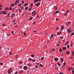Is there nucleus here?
Masks as SVG:
<instances>
[{"label":"nucleus","mask_w":74,"mask_h":74,"mask_svg":"<svg viewBox=\"0 0 74 74\" xmlns=\"http://www.w3.org/2000/svg\"><path fill=\"white\" fill-rule=\"evenodd\" d=\"M37 14V13L36 12L35 10L33 12H32V15H36V14Z\"/></svg>","instance_id":"f257e3e1"},{"label":"nucleus","mask_w":74,"mask_h":74,"mask_svg":"<svg viewBox=\"0 0 74 74\" xmlns=\"http://www.w3.org/2000/svg\"><path fill=\"white\" fill-rule=\"evenodd\" d=\"M1 12L3 14H5V15H6L7 14V12H5V11H2Z\"/></svg>","instance_id":"f03ea898"},{"label":"nucleus","mask_w":74,"mask_h":74,"mask_svg":"<svg viewBox=\"0 0 74 74\" xmlns=\"http://www.w3.org/2000/svg\"><path fill=\"white\" fill-rule=\"evenodd\" d=\"M24 70H26L27 69V66H24L23 68Z\"/></svg>","instance_id":"7ed1b4c3"},{"label":"nucleus","mask_w":74,"mask_h":74,"mask_svg":"<svg viewBox=\"0 0 74 74\" xmlns=\"http://www.w3.org/2000/svg\"><path fill=\"white\" fill-rule=\"evenodd\" d=\"M40 2H38V3H37L36 4V5L37 7H38V6H40Z\"/></svg>","instance_id":"20e7f679"},{"label":"nucleus","mask_w":74,"mask_h":74,"mask_svg":"<svg viewBox=\"0 0 74 74\" xmlns=\"http://www.w3.org/2000/svg\"><path fill=\"white\" fill-rule=\"evenodd\" d=\"M58 60L59 59H58V58H55L54 59V60L55 62H57V61H58Z\"/></svg>","instance_id":"39448f33"},{"label":"nucleus","mask_w":74,"mask_h":74,"mask_svg":"<svg viewBox=\"0 0 74 74\" xmlns=\"http://www.w3.org/2000/svg\"><path fill=\"white\" fill-rule=\"evenodd\" d=\"M12 72L11 71V69H9L8 71V74H11V73Z\"/></svg>","instance_id":"423d86ee"},{"label":"nucleus","mask_w":74,"mask_h":74,"mask_svg":"<svg viewBox=\"0 0 74 74\" xmlns=\"http://www.w3.org/2000/svg\"><path fill=\"white\" fill-rule=\"evenodd\" d=\"M73 67H71V68L69 67L68 68V70H69V71H70L71 70H73Z\"/></svg>","instance_id":"0eeeda50"},{"label":"nucleus","mask_w":74,"mask_h":74,"mask_svg":"<svg viewBox=\"0 0 74 74\" xmlns=\"http://www.w3.org/2000/svg\"><path fill=\"white\" fill-rule=\"evenodd\" d=\"M60 61L61 63H63V58H60Z\"/></svg>","instance_id":"6e6552de"},{"label":"nucleus","mask_w":74,"mask_h":74,"mask_svg":"<svg viewBox=\"0 0 74 74\" xmlns=\"http://www.w3.org/2000/svg\"><path fill=\"white\" fill-rule=\"evenodd\" d=\"M71 30V29H69V28H68L67 29V30H68V32H69V33H71V30Z\"/></svg>","instance_id":"1a4fd4ad"},{"label":"nucleus","mask_w":74,"mask_h":74,"mask_svg":"<svg viewBox=\"0 0 74 74\" xmlns=\"http://www.w3.org/2000/svg\"><path fill=\"white\" fill-rule=\"evenodd\" d=\"M15 16V14L14 13H12V16H11V18H13V16Z\"/></svg>","instance_id":"9d476101"},{"label":"nucleus","mask_w":74,"mask_h":74,"mask_svg":"<svg viewBox=\"0 0 74 74\" xmlns=\"http://www.w3.org/2000/svg\"><path fill=\"white\" fill-rule=\"evenodd\" d=\"M70 23V22H68L66 23V25L67 26H68V25H69Z\"/></svg>","instance_id":"9b49d317"},{"label":"nucleus","mask_w":74,"mask_h":74,"mask_svg":"<svg viewBox=\"0 0 74 74\" xmlns=\"http://www.w3.org/2000/svg\"><path fill=\"white\" fill-rule=\"evenodd\" d=\"M66 53L67 55H69V53H70V51H68L66 52Z\"/></svg>","instance_id":"f8f14e48"},{"label":"nucleus","mask_w":74,"mask_h":74,"mask_svg":"<svg viewBox=\"0 0 74 74\" xmlns=\"http://www.w3.org/2000/svg\"><path fill=\"white\" fill-rule=\"evenodd\" d=\"M38 1V0H34V3H36Z\"/></svg>","instance_id":"ddd939ff"},{"label":"nucleus","mask_w":74,"mask_h":74,"mask_svg":"<svg viewBox=\"0 0 74 74\" xmlns=\"http://www.w3.org/2000/svg\"><path fill=\"white\" fill-rule=\"evenodd\" d=\"M9 10V8L8 7H6L5 8V10L6 11H7V10Z\"/></svg>","instance_id":"4468645a"},{"label":"nucleus","mask_w":74,"mask_h":74,"mask_svg":"<svg viewBox=\"0 0 74 74\" xmlns=\"http://www.w3.org/2000/svg\"><path fill=\"white\" fill-rule=\"evenodd\" d=\"M33 17H30L29 18V21H31Z\"/></svg>","instance_id":"2eb2a0df"},{"label":"nucleus","mask_w":74,"mask_h":74,"mask_svg":"<svg viewBox=\"0 0 74 74\" xmlns=\"http://www.w3.org/2000/svg\"><path fill=\"white\" fill-rule=\"evenodd\" d=\"M58 13H59V11H57L56 12H54V14H58Z\"/></svg>","instance_id":"dca6fc26"},{"label":"nucleus","mask_w":74,"mask_h":74,"mask_svg":"<svg viewBox=\"0 0 74 74\" xmlns=\"http://www.w3.org/2000/svg\"><path fill=\"white\" fill-rule=\"evenodd\" d=\"M11 6H12V7H14V3L10 5Z\"/></svg>","instance_id":"f3484780"},{"label":"nucleus","mask_w":74,"mask_h":74,"mask_svg":"<svg viewBox=\"0 0 74 74\" xmlns=\"http://www.w3.org/2000/svg\"><path fill=\"white\" fill-rule=\"evenodd\" d=\"M28 9V7L27 6L25 8V10H27Z\"/></svg>","instance_id":"a211bd4d"},{"label":"nucleus","mask_w":74,"mask_h":74,"mask_svg":"<svg viewBox=\"0 0 74 74\" xmlns=\"http://www.w3.org/2000/svg\"><path fill=\"white\" fill-rule=\"evenodd\" d=\"M59 51L61 53H62V49H59Z\"/></svg>","instance_id":"6ab92c4d"},{"label":"nucleus","mask_w":74,"mask_h":74,"mask_svg":"<svg viewBox=\"0 0 74 74\" xmlns=\"http://www.w3.org/2000/svg\"><path fill=\"white\" fill-rule=\"evenodd\" d=\"M57 64H58V65L59 66V67H60V66H61V65H60V63H57Z\"/></svg>","instance_id":"aec40b11"},{"label":"nucleus","mask_w":74,"mask_h":74,"mask_svg":"<svg viewBox=\"0 0 74 74\" xmlns=\"http://www.w3.org/2000/svg\"><path fill=\"white\" fill-rule=\"evenodd\" d=\"M28 3H25L24 5V7H25V6H26V5H27V4Z\"/></svg>","instance_id":"412c9836"},{"label":"nucleus","mask_w":74,"mask_h":74,"mask_svg":"<svg viewBox=\"0 0 74 74\" xmlns=\"http://www.w3.org/2000/svg\"><path fill=\"white\" fill-rule=\"evenodd\" d=\"M66 49V47H63V50H64Z\"/></svg>","instance_id":"4be33fe9"},{"label":"nucleus","mask_w":74,"mask_h":74,"mask_svg":"<svg viewBox=\"0 0 74 74\" xmlns=\"http://www.w3.org/2000/svg\"><path fill=\"white\" fill-rule=\"evenodd\" d=\"M21 8L22 10H24V8H23V6H22V7Z\"/></svg>","instance_id":"5701e85b"},{"label":"nucleus","mask_w":74,"mask_h":74,"mask_svg":"<svg viewBox=\"0 0 74 74\" xmlns=\"http://www.w3.org/2000/svg\"><path fill=\"white\" fill-rule=\"evenodd\" d=\"M31 56L32 58H34V54H32Z\"/></svg>","instance_id":"b1692460"},{"label":"nucleus","mask_w":74,"mask_h":74,"mask_svg":"<svg viewBox=\"0 0 74 74\" xmlns=\"http://www.w3.org/2000/svg\"><path fill=\"white\" fill-rule=\"evenodd\" d=\"M26 65H27V66H29V67H31L32 66V65L30 64H27Z\"/></svg>","instance_id":"393cba45"},{"label":"nucleus","mask_w":74,"mask_h":74,"mask_svg":"<svg viewBox=\"0 0 74 74\" xmlns=\"http://www.w3.org/2000/svg\"><path fill=\"white\" fill-rule=\"evenodd\" d=\"M33 3H31V7H33Z\"/></svg>","instance_id":"a878e982"},{"label":"nucleus","mask_w":74,"mask_h":74,"mask_svg":"<svg viewBox=\"0 0 74 74\" xmlns=\"http://www.w3.org/2000/svg\"><path fill=\"white\" fill-rule=\"evenodd\" d=\"M74 51H73L72 53V56H74Z\"/></svg>","instance_id":"bb28decb"},{"label":"nucleus","mask_w":74,"mask_h":74,"mask_svg":"<svg viewBox=\"0 0 74 74\" xmlns=\"http://www.w3.org/2000/svg\"><path fill=\"white\" fill-rule=\"evenodd\" d=\"M40 66L41 67H43V65L41 64H40Z\"/></svg>","instance_id":"cd10ccee"},{"label":"nucleus","mask_w":74,"mask_h":74,"mask_svg":"<svg viewBox=\"0 0 74 74\" xmlns=\"http://www.w3.org/2000/svg\"><path fill=\"white\" fill-rule=\"evenodd\" d=\"M23 34H24V36H26V33H25V32H23Z\"/></svg>","instance_id":"c85d7f7f"},{"label":"nucleus","mask_w":74,"mask_h":74,"mask_svg":"<svg viewBox=\"0 0 74 74\" xmlns=\"http://www.w3.org/2000/svg\"><path fill=\"white\" fill-rule=\"evenodd\" d=\"M12 7H10V9H9V10H12Z\"/></svg>","instance_id":"c756f323"},{"label":"nucleus","mask_w":74,"mask_h":74,"mask_svg":"<svg viewBox=\"0 0 74 74\" xmlns=\"http://www.w3.org/2000/svg\"><path fill=\"white\" fill-rule=\"evenodd\" d=\"M21 5H22V4L21 3H20L18 5V6H19V7H21Z\"/></svg>","instance_id":"7c9ffc66"},{"label":"nucleus","mask_w":74,"mask_h":74,"mask_svg":"<svg viewBox=\"0 0 74 74\" xmlns=\"http://www.w3.org/2000/svg\"><path fill=\"white\" fill-rule=\"evenodd\" d=\"M57 35H60V32H57Z\"/></svg>","instance_id":"2f4dec72"},{"label":"nucleus","mask_w":74,"mask_h":74,"mask_svg":"<svg viewBox=\"0 0 74 74\" xmlns=\"http://www.w3.org/2000/svg\"><path fill=\"white\" fill-rule=\"evenodd\" d=\"M69 44V42H67L66 44L65 45H66L67 44Z\"/></svg>","instance_id":"473e14b6"},{"label":"nucleus","mask_w":74,"mask_h":74,"mask_svg":"<svg viewBox=\"0 0 74 74\" xmlns=\"http://www.w3.org/2000/svg\"><path fill=\"white\" fill-rule=\"evenodd\" d=\"M32 60V59L31 58H29L28 59V60H29V61H30V60Z\"/></svg>","instance_id":"72a5a7b5"},{"label":"nucleus","mask_w":74,"mask_h":74,"mask_svg":"<svg viewBox=\"0 0 74 74\" xmlns=\"http://www.w3.org/2000/svg\"><path fill=\"white\" fill-rule=\"evenodd\" d=\"M72 74H74V70L72 71Z\"/></svg>","instance_id":"f704fd0d"},{"label":"nucleus","mask_w":74,"mask_h":74,"mask_svg":"<svg viewBox=\"0 0 74 74\" xmlns=\"http://www.w3.org/2000/svg\"><path fill=\"white\" fill-rule=\"evenodd\" d=\"M66 12H67V13H68V12H69V10H66Z\"/></svg>","instance_id":"c9c22d12"},{"label":"nucleus","mask_w":74,"mask_h":74,"mask_svg":"<svg viewBox=\"0 0 74 74\" xmlns=\"http://www.w3.org/2000/svg\"><path fill=\"white\" fill-rule=\"evenodd\" d=\"M35 67H36V69H38V66L37 65H36Z\"/></svg>","instance_id":"e433bc0d"},{"label":"nucleus","mask_w":74,"mask_h":74,"mask_svg":"<svg viewBox=\"0 0 74 74\" xmlns=\"http://www.w3.org/2000/svg\"><path fill=\"white\" fill-rule=\"evenodd\" d=\"M54 8L56 10H58V8L56 7H55Z\"/></svg>","instance_id":"4c0bfd02"},{"label":"nucleus","mask_w":74,"mask_h":74,"mask_svg":"<svg viewBox=\"0 0 74 74\" xmlns=\"http://www.w3.org/2000/svg\"><path fill=\"white\" fill-rule=\"evenodd\" d=\"M74 34V32H73L71 34V36H73Z\"/></svg>","instance_id":"58836bf2"},{"label":"nucleus","mask_w":74,"mask_h":74,"mask_svg":"<svg viewBox=\"0 0 74 74\" xmlns=\"http://www.w3.org/2000/svg\"><path fill=\"white\" fill-rule=\"evenodd\" d=\"M22 62H19V64H22Z\"/></svg>","instance_id":"ea45409f"},{"label":"nucleus","mask_w":74,"mask_h":74,"mask_svg":"<svg viewBox=\"0 0 74 74\" xmlns=\"http://www.w3.org/2000/svg\"><path fill=\"white\" fill-rule=\"evenodd\" d=\"M41 60H43L44 58H43V57H42V58H41Z\"/></svg>","instance_id":"a19ab883"},{"label":"nucleus","mask_w":74,"mask_h":74,"mask_svg":"<svg viewBox=\"0 0 74 74\" xmlns=\"http://www.w3.org/2000/svg\"><path fill=\"white\" fill-rule=\"evenodd\" d=\"M67 47L68 48H69V45H67Z\"/></svg>","instance_id":"79ce46f5"},{"label":"nucleus","mask_w":74,"mask_h":74,"mask_svg":"<svg viewBox=\"0 0 74 74\" xmlns=\"http://www.w3.org/2000/svg\"><path fill=\"white\" fill-rule=\"evenodd\" d=\"M18 74V72L17 71H16L15 73V74Z\"/></svg>","instance_id":"37998d69"},{"label":"nucleus","mask_w":74,"mask_h":74,"mask_svg":"<svg viewBox=\"0 0 74 74\" xmlns=\"http://www.w3.org/2000/svg\"><path fill=\"white\" fill-rule=\"evenodd\" d=\"M0 65H3V63H0Z\"/></svg>","instance_id":"c03bdc74"},{"label":"nucleus","mask_w":74,"mask_h":74,"mask_svg":"<svg viewBox=\"0 0 74 74\" xmlns=\"http://www.w3.org/2000/svg\"><path fill=\"white\" fill-rule=\"evenodd\" d=\"M14 31H12V34H14Z\"/></svg>","instance_id":"a18cd8bd"},{"label":"nucleus","mask_w":74,"mask_h":74,"mask_svg":"<svg viewBox=\"0 0 74 74\" xmlns=\"http://www.w3.org/2000/svg\"><path fill=\"white\" fill-rule=\"evenodd\" d=\"M22 4H24V1H23L22 2Z\"/></svg>","instance_id":"49530a36"},{"label":"nucleus","mask_w":74,"mask_h":74,"mask_svg":"<svg viewBox=\"0 0 74 74\" xmlns=\"http://www.w3.org/2000/svg\"><path fill=\"white\" fill-rule=\"evenodd\" d=\"M52 51H55V49L53 48L51 49Z\"/></svg>","instance_id":"de8ad7c7"},{"label":"nucleus","mask_w":74,"mask_h":74,"mask_svg":"<svg viewBox=\"0 0 74 74\" xmlns=\"http://www.w3.org/2000/svg\"><path fill=\"white\" fill-rule=\"evenodd\" d=\"M64 15H67V13H64Z\"/></svg>","instance_id":"09e8293b"},{"label":"nucleus","mask_w":74,"mask_h":74,"mask_svg":"<svg viewBox=\"0 0 74 74\" xmlns=\"http://www.w3.org/2000/svg\"><path fill=\"white\" fill-rule=\"evenodd\" d=\"M23 71H20L21 73H23Z\"/></svg>","instance_id":"8fccbe9b"},{"label":"nucleus","mask_w":74,"mask_h":74,"mask_svg":"<svg viewBox=\"0 0 74 74\" xmlns=\"http://www.w3.org/2000/svg\"><path fill=\"white\" fill-rule=\"evenodd\" d=\"M5 24L4 23L3 24H2V26H5Z\"/></svg>","instance_id":"3c124183"},{"label":"nucleus","mask_w":74,"mask_h":74,"mask_svg":"<svg viewBox=\"0 0 74 74\" xmlns=\"http://www.w3.org/2000/svg\"><path fill=\"white\" fill-rule=\"evenodd\" d=\"M64 66H65V65H66V63L64 62Z\"/></svg>","instance_id":"603ef678"},{"label":"nucleus","mask_w":74,"mask_h":74,"mask_svg":"<svg viewBox=\"0 0 74 74\" xmlns=\"http://www.w3.org/2000/svg\"><path fill=\"white\" fill-rule=\"evenodd\" d=\"M16 2L17 3H19V1H17V0H16Z\"/></svg>","instance_id":"864d4df0"},{"label":"nucleus","mask_w":74,"mask_h":74,"mask_svg":"<svg viewBox=\"0 0 74 74\" xmlns=\"http://www.w3.org/2000/svg\"><path fill=\"white\" fill-rule=\"evenodd\" d=\"M47 43H49V40H47Z\"/></svg>","instance_id":"5fc2aeb1"},{"label":"nucleus","mask_w":74,"mask_h":74,"mask_svg":"<svg viewBox=\"0 0 74 74\" xmlns=\"http://www.w3.org/2000/svg\"><path fill=\"white\" fill-rule=\"evenodd\" d=\"M35 61H36L35 60H33L32 61V62H35Z\"/></svg>","instance_id":"6e6d98bb"},{"label":"nucleus","mask_w":74,"mask_h":74,"mask_svg":"<svg viewBox=\"0 0 74 74\" xmlns=\"http://www.w3.org/2000/svg\"><path fill=\"white\" fill-rule=\"evenodd\" d=\"M59 74H63V73H62V72H60Z\"/></svg>","instance_id":"4d7b16f0"},{"label":"nucleus","mask_w":74,"mask_h":74,"mask_svg":"<svg viewBox=\"0 0 74 74\" xmlns=\"http://www.w3.org/2000/svg\"><path fill=\"white\" fill-rule=\"evenodd\" d=\"M71 47H72V46H73V44H72V43L71 44Z\"/></svg>","instance_id":"13d9d810"},{"label":"nucleus","mask_w":74,"mask_h":74,"mask_svg":"<svg viewBox=\"0 0 74 74\" xmlns=\"http://www.w3.org/2000/svg\"><path fill=\"white\" fill-rule=\"evenodd\" d=\"M36 64H37V65H38H38H39V63H37Z\"/></svg>","instance_id":"bf43d9fd"},{"label":"nucleus","mask_w":74,"mask_h":74,"mask_svg":"<svg viewBox=\"0 0 74 74\" xmlns=\"http://www.w3.org/2000/svg\"><path fill=\"white\" fill-rule=\"evenodd\" d=\"M51 37H53V34L51 36Z\"/></svg>","instance_id":"052dcab7"},{"label":"nucleus","mask_w":74,"mask_h":74,"mask_svg":"<svg viewBox=\"0 0 74 74\" xmlns=\"http://www.w3.org/2000/svg\"><path fill=\"white\" fill-rule=\"evenodd\" d=\"M57 47H59V44H58L57 45Z\"/></svg>","instance_id":"680f3d73"},{"label":"nucleus","mask_w":74,"mask_h":74,"mask_svg":"<svg viewBox=\"0 0 74 74\" xmlns=\"http://www.w3.org/2000/svg\"><path fill=\"white\" fill-rule=\"evenodd\" d=\"M60 38H61V39H63V37H60Z\"/></svg>","instance_id":"e2e57ef3"},{"label":"nucleus","mask_w":74,"mask_h":74,"mask_svg":"<svg viewBox=\"0 0 74 74\" xmlns=\"http://www.w3.org/2000/svg\"><path fill=\"white\" fill-rule=\"evenodd\" d=\"M14 4H15V5H16L17 3H16L15 2Z\"/></svg>","instance_id":"0e129e2a"},{"label":"nucleus","mask_w":74,"mask_h":74,"mask_svg":"<svg viewBox=\"0 0 74 74\" xmlns=\"http://www.w3.org/2000/svg\"><path fill=\"white\" fill-rule=\"evenodd\" d=\"M10 35L7 34V36H10Z\"/></svg>","instance_id":"69168bd1"},{"label":"nucleus","mask_w":74,"mask_h":74,"mask_svg":"<svg viewBox=\"0 0 74 74\" xmlns=\"http://www.w3.org/2000/svg\"><path fill=\"white\" fill-rule=\"evenodd\" d=\"M61 28H64V27H63V26H62L61 27Z\"/></svg>","instance_id":"338daca9"},{"label":"nucleus","mask_w":74,"mask_h":74,"mask_svg":"<svg viewBox=\"0 0 74 74\" xmlns=\"http://www.w3.org/2000/svg\"><path fill=\"white\" fill-rule=\"evenodd\" d=\"M56 21H58V18H56Z\"/></svg>","instance_id":"774afa93"}]
</instances>
